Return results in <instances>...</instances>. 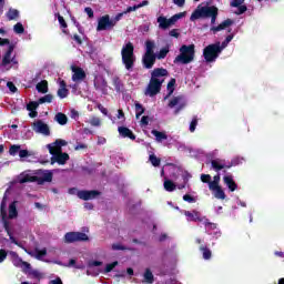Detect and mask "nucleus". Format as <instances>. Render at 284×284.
I'll return each instance as SVG.
<instances>
[{
	"label": "nucleus",
	"instance_id": "nucleus-1",
	"mask_svg": "<svg viewBox=\"0 0 284 284\" xmlns=\"http://www.w3.org/2000/svg\"><path fill=\"white\" fill-rule=\"evenodd\" d=\"M163 77H168V70L158 68L152 71L151 80L145 91L146 97H155V94L161 92V85L165 81Z\"/></svg>",
	"mask_w": 284,
	"mask_h": 284
},
{
	"label": "nucleus",
	"instance_id": "nucleus-2",
	"mask_svg": "<svg viewBox=\"0 0 284 284\" xmlns=\"http://www.w3.org/2000/svg\"><path fill=\"white\" fill-rule=\"evenodd\" d=\"M28 254L38 261H44V263H53L54 265H60L61 267H74L75 270H83V267H85L83 263H77V260L74 258L70 260L68 264H63V262L59 260H45L48 254L47 248H36L33 252H28Z\"/></svg>",
	"mask_w": 284,
	"mask_h": 284
},
{
	"label": "nucleus",
	"instance_id": "nucleus-3",
	"mask_svg": "<svg viewBox=\"0 0 284 284\" xmlns=\"http://www.w3.org/2000/svg\"><path fill=\"white\" fill-rule=\"evenodd\" d=\"M52 181V171H38L37 175H32L30 172H23L17 178V183H50Z\"/></svg>",
	"mask_w": 284,
	"mask_h": 284
},
{
	"label": "nucleus",
	"instance_id": "nucleus-4",
	"mask_svg": "<svg viewBox=\"0 0 284 284\" xmlns=\"http://www.w3.org/2000/svg\"><path fill=\"white\" fill-rule=\"evenodd\" d=\"M63 145H68V142L65 140H57L55 142L48 144V150L50 154H52V161L51 165H54V163H59V165H65V162L70 160V155L68 153L61 152V148Z\"/></svg>",
	"mask_w": 284,
	"mask_h": 284
},
{
	"label": "nucleus",
	"instance_id": "nucleus-5",
	"mask_svg": "<svg viewBox=\"0 0 284 284\" xmlns=\"http://www.w3.org/2000/svg\"><path fill=\"white\" fill-rule=\"evenodd\" d=\"M9 199H10V190H7L3 195L1 209H0L4 227H6V221H8V219H10L12 221L19 216V211L17 210L18 202L13 201V202L9 203V206H8Z\"/></svg>",
	"mask_w": 284,
	"mask_h": 284
},
{
	"label": "nucleus",
	"instance_id": "nucleus-6",
	"mask_svg": "<svg viewBox=\"0 0 284 284\" xmlns=\"http://www.w3.org/2000/svg\"><path fill=\"white\" fill-rule=\"evenodd\" d=\"M122 63L125 65L128 70H132L134 62L136 61V57L134 55V45L132 42H128L122 47L121 50Z\"/></svg>",
	"mask_w": 284,
	"mask_h": 284
},
{
	"label": "nucleus",
	"instance_id": "nucleus-7",
	"mask_svg": "<svg viewBox=\"0 0 284 284\" xmlns=\"http://www.w3.org/2000/svg\"><path fill=\"white\" fill-rule=\"evenodd\" d=\"M192 61H194V44L182 45L180 48V54L174 59V63L187 65V63H192Z\"/></svg>",
	"mask_w": 284,
	"mask_h": 284
},
{
	"label": "nucleus",
	"instance_id": "nucleus-8",
	"mask_svg": "<svg viewBox=\"0 0 284 284\" xmlns=\"http://www.w3.org/2000/svg\"><path fill=\"white\" fill-rule=\"evenodd\" d=\"M186 14H187V12L183 11V12L174 14L173 17H171L169 19L164 16L158 17V23H159L160 30H168L169 28H172V26H174L176 23V21L185 18Z\"/></svg>",
	"mask_w": 284,
	"mask_h": 284
},
{
	"label": "nucleus",
	"instance_id": "nucleus-9",
	"mask_svg": "<svg viewBox=\"0 0 284 284\" xmlns=\"http://www.w3.org/2000/svg\"><path fill=\"white\" fill-rule=\"evenodd\" d=\"M219 54H221V42L210 44L203 51L206 63H214L219 59Z\"/></svg>",
	"mask_w": 284,
	"mask_h": 284
},
{
	"label": "nucleus",
	"instance_id": "nucleus-10",
	"mask_svg": "<svg viewBox=\"0 0 284 284\" xmlns=\"http://www.w3.org/2000/svg\"><path fill=\"white\" fill-rule=\"evenodd\" d=\"M210 12H215L214 6L203 7L199 4L197 8L191 14L190 21H197V19H207L210 17Z\"/></svg>",
	"mask_w": 284,
	"mask_h": 284
},
{
	"label": "nucleus",
	"instance_id": "nucleus-11",
	"mask_svg": "<svg viewBox=\"0 0 284 284\" xmlns=\"http://www.w3.org/2000/svg\"><path fill=\"white\" fill-rule=\"evenodd\" d=\"M14 48L9 47L8 51L3 54L2 59H0V65L2 70H10L17 61H14V53H12Z\"/></svg>",
	"mask_w": 284,
	"mask_h": 284
},
{
	"label": "nucleus",
	"instance_id": "nucleus-12",
	"mask_svg": "<svg viewBox=\"0 0 284 284\" xmlns=\"http://www.w3.org/2000/svg\"><path fill=\"white\" fill-rule=\"evenodd\" d=\"M65 243H77L79 241L88 242L90 237L85 233L81 232H69L64 235Z\"/></svg>",
	"mask_w": 284,
	"mask_h": 284
},
{
	"label": "nucleus",
	"instance_id": "nucleus-13",
	"mask_svg": "<svg viewBox=\"0 0 284 284\" xmlns=\"http://www.w3.org/2000/svg\"><path fill=\"white\" fill-rule=\"evenodd\" d=\"M32 130L36 134H42V136H50V126L42 120H36L32 123Z\"/></svg>",
	"mask_w": 284,
	"mask_h": 284
},
{
	"label": "nucleus",
	"instance_id": "nucleus-14",
	"mask_svg": "<svg viewBox=\"0 0 284 284\" xmlns=\"http://www.w3.org/2000/svg\"><path fill=\"white\" fill-rule=\"evenodd\" d=\"M9 256H10L11 263L14 265V267H19L23 272H26V270H30V263L23 262V260L21 257H19V254H17V252L10 251Z\"/></svg>",
	"mask_w": 284,
	"mask_h": 284
},
{
	"label": "nucleus",
	"instance_id": "nucleus-15",
	"mask_svg": "<svg viewBox=\"0 0 284 284\" xmlns=\"http://www.w3.org/2000/svg\"><path fill=\"white\" fill-rule=\"evenodd\" d=\"M116 26V22L113 20H110V16H103L99 19L98 28L97 30L101 32V30H110V28H114Z\"/></svg>",
	"mask_w": 284,
	"mask_h": 284
},
{
	"label": "nucleus",
	"instance_id": "nucleus-16",
	"mask_svg": "<svg viewBox=\"0 0 284 284\" xmlns=\"http://www.w3.org/2000/svg\"><path fill=\"white\" fill-rule=\"evenodd\" d=\"M169 108H176L175 114H179L183 108H185V100H183V97L178 95L169 99L168 103Z\"/></svg>",
	"mask_w": 284,
	"mask_h": 284
},
{
	"label": "nucleus",
	"instance_id": "nucleus-17",
	"mask_svg": "<svg viewBox=\"0 0 284 284\" xmlns=\"http://www.w3.org/2000/svg\"><path fill=\"white\" fill-rule=\"evenodd\" d=\"M245 0H231L230 6L231 8H237L236 11H234V14L241 16L245 14L247 12V6L244 4Z\"/></svg>",
	"mask_w": 284,
	"mask_h": 284
},
{
	"label": "nucleus",
	"instance_id": "nucleus-18",
	"mask_svg": "<svg viewBox=\"0 0 284 284\" xmlns=\"http://www.w3.org/2000/svg\"><path fill=\"white\" fill-rule=\"evenodd\" d=\"M72 70V81L74 83H81V81L85 80V71L79 67H71Z\"/></svg>",
	"mask_w": 284,
	"mask_h": 284
},
{
	"label": "nucleus",
	"instance_id": "nucleus-19",
	"mask_svg": "<svg viewBox=\"0 0 284 284\" xmlns=\"http://www.w3.org/2000/svg\"><path fill=\"white\" fill-rule=\"evenodd\" d=\"M78 199L82 201H92V199H97L99 196V192L97 191H78Z\"/></svg>",
	"mask_w": 284,
	"mask_h": 284
},
{
	"label": "nucleus",
	"instance_id": "nucleus-20",
	"mask_svg": "<svg viewBox=\"0 0 284 284\" xmlns=\"http://www.w3.org/2000/svg\"><path fill=\"white\" fill-rule=\"evenodd\" d=\"M156 62V54H148L144 53L142 58V63L146 70H150L154 67V63Z\"/></svg>",
	"mask_w": 284,
	"mask_h": 284
},
{
	"label": "nucleus",
	"instance_id": "nucleus-21",
	"mask_svg": "<svg viewBox=\"0 0 284 284\" xmlns=\"http://www.w3.org/2000/svg\"><path fill=\"white\" fill-rule=\"evenodd\" d=\"M182 214H184V216H186V220L189 222H196V221H200V222H203V219L201 217V213H199L197 211H193V212H190V211H181Z\"/></svg>",
	"mask_w": 284,
	"mask_h": 284
},
{
	"label": "nucleus",
	"instance_id": "nucleus-22",
	"mask_svg": "<svg viewBox=\"0 0 284 284\" xmlns=\"http://www.w3.org/2000/svg\"><path fill=\"white\" fill-rule=\"evenodd\" d=\"M118 132H119L120 136H122L123 139H131V141H134V139H136V135H134V133H132V130H130L125 126H119Z\"/></svg>",
	"mask_w": 284,
	"mask_h": 284
},
{
	"label": "nucleus",
	"instance_id": "nucleus-23",
	"mask_svg": "<svg viewBox=\"0 0 284 284\" xmlns=\"http://www.w3.org/2000/svg\"><path fill=\"white\" fill-rule=\"evenodd\" d=\"M100 265H103V262L91 261L87 270L88 276H99V271L94 272V267H100Z\"/></svg>",
	"mask_w": 284,
	"mask_h": 284
},
{
	"label": "nucleus",
	"instance_id": "nucleus-24",
	"mask_svg": "<svg viewBox=\"0 0 284 284\" xmlns=\"http://www.w3.org/2000/svg\"><path fill=\"white\" fill-rule=\"evenodd\" d=\"M142 283L143 284H153L154 283V274L152 273V270L145 268L142 274Z\"/></svg>",
	"mask_w": 284,
	"mask_h": 284
},
{
	"label": "nucleus",
	"instance_id": "nucleus-25",
	"mask_svg": "<svg viewBox=\"0 0 284 284\" xmlns=\"http://www.w3.org/2000/svg\"><path fill=\"white\" fill-rule=\"evenodd\" d=\"M230 26H234V21L232 19H226L222 23H220L217 27H212V32H221V30H225L230 28Z\"/></svg>",
	"mask_w": 284,
	"mask_h": 284
},
{
	"label": "nucleus",
	"instance_id": "nucleus-26",
	"mask_svg": "<svg viewBox=\"0 0 284 284\" xmlns=\"http://www.w3.org/2000/svg\"><path fill=\"white\" fill-rule=\"evenodd\" d=\"M94 85H95L97 90H100L101 92H105V90L108 88V82H105V79H103V77L98 75V77H95Z\"/></svg>",
	"mask_w": 284,
	"mask_h": 284
},
{
	"label": "nucleus",
	"instance_id": "nucleus-27",
	"mask_svg": "<svg viewBox=\"0 0 284 284\" xmlns=\"http://www.w3.org/2000/svg\"><path fill=\"white\" fill-rule=\"evenodd\" d=\"M223 181L225 185L229 187L230 192H235L237 185L236 182H234V178L232 175H224Z\"/></svg>",
	"mask_w": 284,
	"mask_h": 284
},
{
	"label": "nucleus",
	"instance_id": "nucleus-28",
	"mask_svg": "<svg viewBox=\"0 0 284 284\" xmlns=\"http://www.w3.org/2000/svg\"><path fill=\"white\" fill-rule=\"evenodd\" d=\"M109 119H111L112 123L115 125H123L125 123V114L123 113V110H118L116 118H111L109 115Z\"/></svg>",
	"mask_w": 284,
	"mask_h": 284
},
{
	"label": "nucleus",
	"instance_id": "nucleus-29",
	"mask_svg": "<svg viewBox=\"0 0 284 284\" xmlns=\"http://www.w3.org/2000/svg\"><path fill=\"white\" fill-rule=\"evenodd\" d=\"M211 165L213 170H216V171H221L224 168H227V165L225 164V160H220V159L212 160Z\"/></svg>",
	"mask_w": 284,
	"mask_h": 284
},
{
	"label": "nucleus",
	"instance_id": "nucleus-30",
	"mask_svg": "<svg viewBox=\"0 0 284 284\" xmlns=\"http://www.w3.org/2000/svg\"><path fill=\"white\" fill-rule=\"evenodd\" d=\"M4 230L11 243H13L14 245H19V247H21V244H19V242H17V239H14V236L12 235V231H10V223L8 221H4Z\"/></svg>",
	"mask_w": 284,
	"mask_h": 284
},
{
	"label": "nucleus",
	"instance_id": "nucleus-31",
	"mask_svg": "<svg viewBox=\"0 0 284 284\" xmlns=\"http://www.w3.org/2000/svg\"><path fill=\"white\" fill-rule=\"evenodd\" d=\"M166 170L170 172V176L171 179H176V176H179V174H181V169L176 165H168Z\"/></svg>",
	"mask_w": 284,
	"mask_h": 284
},
{
	"label": "nucleus",
	"instance_id": "nucleus-32",
	"mask_svg": "<svg viewBox=\"0 0 284 284\" xmlns=\"http://www.w3.org/2000/svg\"><path fill=\"white\" fill-rule=\"evenodd\" d=\"M68 94H69V92H68V90H67V88H65V82H64V81H61V82H60V88H59V90H58V97H59L60 99H65V98L68 97Z\"/></svg>",
	"mask_w": 284,
	"mask_h": 284
},
{
	"label": "nucleus",
	"instance_id": "nucleus-33",
	"mask_svg": "<svg viewBox=\"0 0 284 284\" xmlns=\"http://www.w3.org/2000/svg\"><path fill=\"white\" fill-rule=\"evenodd\" d=\"M156 48V43L152 40H148L145 42V53L144 54H155L154 49Z\"/></svg>",
	"mask_w": 284,
	"mask_h": 284
},
{
	"label": "nucleus",
	"instance_id": "nucleus-34",
	"mask_svg": "<svg viewBox=\"0 0 284 284\" xmlns=\"http://www.w3.org/2000/svg\"><path fill=\"white\" fill-rule=\"evenodd\" d=\"M36 89L38 90V92H40L41 94H48V81L42 80L41 82H39L36 85Z\"/></svg>",
	"mask_w": 284,
	"mask_h": 284
},
{
	"label": "nucleus",
	"instance_id": "nucleus-35",
	"mask_svg": "<svg viewBox=\"0 0 284 284\" xmlns=\"http://www.w3.org/2000/svg\"><path fill=\"white\" fill-rule=\"evenodd\" d=\"M151 134L155 136V141H158V143H161V141H166L168 139V135L161 131L152 130Z\"/></svg>",
	"mask_w": 284,
	"mask_h": 284
},
{
	"label": "nucleus",
	"instance_id": "nucleus-36",
	"mask_svg": "<svg viewBox=\"0 0 284 284\" xmlns=\"http://www.w3.org/2000/svg\"><path fill=\"white\" fill-rule=\"evenodd\" d=\"M54 121H57L59 125H65L68 123V115L63 113H57L54 116Z\"/></svg>",
	"mask_w": 284,
	"mask_h": 284
},
{
	"label": "nucleus",
	"instance_id": "nucleus-37",
	"mask_svg": "<svg viewBox=\"0 0 284 284\" xmlns=\"http://www.w3.org/2000/svg\"><path fill=\"white\" fill-rule=\"evenodd\" d=\"M163 185H164V190L166 192H174V190H176V184H174V182H172L168 178L164 179V184Z\"/></svg>",
	"mask_w": 284,
	"mask_h": 284
},
{
	"label": "nucleus",
	"instance_id": "nucleus-38",
	"mask_svg": "<svg viewBox=\"0 0 284 284\" xmlns=\"http://www.w3.org/2000/svg\"><path fill=\"white\" fill-rule=\"evenodd\" d=\"M174 85H176V80L172 79L169 83H168V92L169 94L166 97H164V101H168V99H170V97H172L173 92H174Z\"/></svg>",
	"mask_w": 284,
	"mask_h": 284
},
{
	"label": "nucleus",
	"instance_id": "nucleus-39",
	"mask_svg": "<svg viewBox=\"0 0 284 284\" xmlns=\"http://www.w3.org/2000/svg\"><path fill=\"white\" fill-rule=\"evenodd\" d=\"M215 199H220L221 201H225V191L220 186L219 189H215L212 191Z\"/></svg>",
	"mask_w": 284,
	"mask_h": 284
},
{
	"label": "nucleus",
	"instance_id": "nucleus-40",
	"mask_svg": "<svg viewBox=\"0 0 284 284\" xmlns=\"http://www.w3.org/2000/svg\"><path fill=\"white\" fill-rule=\"evenodd\" d=\"M200 250L205 261H210V258H212V251H210V248L202 246L200 247Z\"/></svg>",
	"mask_w": 284,
	"mask_h": 284
},
{
	"label": "nucleus",
	"instance_id": "nucleus-41",
	"mask_svg": "<svg viewBox=\"0 0 284 284\" xmlns=\"http://www.w3.org/2000/svg\"><path fill=\"white\" fill-rule=\"evenodd\" d=\"M7 17H8V20H9V21H12V20L17 19V17H19V10H17V9H10V10L7 12Z\"/></svg>",
	"mask_w": 284,
	"mask_h": 284
},
{
	"label": "nucleus",
	"instance_id": "nucleus-42",
	"mask_svg": "<svg viewBox=\"0 0 284 284\" xmlns=\"http://www.w3.org/2000/svg\"><path fill=\"white\" fill-rule=\"evenodd\" d=\"M13 32H16V34H23V32H26V29L23 28V24L21 22H18L13 27Z\"/></svg>",
	"mask_w": 284,
	"mask_h": 284
},
{
	"label": "nucleus",
	"instance_id": "nucleus-43",
	"mask_svg": "<svg viewBox=\"0 0 284 284\" xmlns=\"http://www.w3.org/2000/svg\"><path fill=\"white\" fill-rule=\"evenodd\" d=\"M168 52H170V49L168 47L161 49L160 52L155 54V59H165V57H168Z\"/></svg>",
	"mask_w": 284,
	"mask_h": 284
},
{
	"label": "nucleus",
	"instance_id": "nucleus-44",
	"mask_svg": "<svg viewBox=\"0 0 284 284\" xmlns=\"http://www.w3.org/2000/svg\"><path fill=\"white\" fill-rule=\"evenodd\" d=\"M38 103L41 105L43 103H52V94H47L38 100Z\"/></svg>",
	"mask_w": 284,
	"mask_h": 284
},
{
	"label": "nucleus",
	"instance_id": "nucleus-45",
	"mask_svg": "<svg viewBox=\"0 0 284 284\" xmlns=\"http://www.w3.org/2000/svg\"><path fill=\"white\" fill-rule=\"evenodd\" d=\"M21 150V145H11V148L9 149V154L11 156H17V154H19Z\"/></svg>",
	"mask_w": 284,
	"mask_h": 284
},
{
	"label": "nucleus",
	"instance_id": "nucleus-46",
	"mask_svg": "<svg viewBox=\"0 0 284 284\" xmlns=\"http://www.w3.org/2000/svg\"><path fill=\"white\" fill-rule=\"evenodd\" d=\"M116 265H119V262H113L110 264H106L104 267V274H110V272H112V270H114V267H116Z\"/></svg>",
	"mask_w": 284,
	"mask_h": 284
},
{
	"label": "nucleus",
	"instance_id": "nucleus-47",
	"mask_svg": "<svg viewBox=\"0 0 284 284\" xmlns=\"http://www.w3.org/2000/svg\"><path fill=\"white\" fill-rule=\"evenodd\" d=\"M150 162L152 163V165H154V168H159V165H161V160L154 154L150 155Z\"/></svg>",
	"mask_w": 284,
	"mask_h": 284
},
{
	"label": "nucleus",
	"instance_id": "nucleus-48",
	"mask_svg": "<svg viewBox=\"0 0 284 284\" xmlns=\"http://www.w3.org/2000/svg\"><path fill=\"white\" fill-rule=\"evenodd\" d=\"M215 11H210L211 23H216V17H219V8L214 7Z\"/></svg>",
	"mask_w": 284,
	"mask_h": 284
},
{
	"label": "nucleus",
	"instance_id": "nucleus-49",
	"mask_svg": "<svg viewBox=\"0 0 284 284\" xmlns=\"http://www.w3.org/2000/svg\"><path fill=\"white\" fill-rule=\"evenodd\" d=\"M143 112H145V110L143 109V105L136 103L135 104V116H136V119H139V116H141V114H143Z\"/></svg>",
	"mask_w": 284,
	"mask_h": 284
},
{
	"label": "nucleus",
	"instance_id": "nucleus-50",
	"mask_svg": "<svg viewBox=\"0 0 284 284\" xmlns=\"http://www.w3.org/2000/svg\"><path fill=\"white\" fill-rule=\"evenodd\" d=\"M39 105H41V104L39 103V101H38V102H30V103L27 105V110H29V112L36 111V110L39 108Z\"/></svg>",
	"mask_w": 284,
	"mask_h": 284
},
{
	"label": "nucleus",
	"instance_id": "nucleus-51",
	"mask_svg": "<svg viewBox=\"0 0 284 284\" xmlns=\"http://www.w3.org/2000/svg\"><path fill=\"white\" fill-rule=\"evenodd\" d=\"M90 125H93L94 128H99L101 125V119L99 118H91L89 120Z\"/></svg>",
	"mask_w": 284,
	"mask_h": 284
},
{
	"label": "nucleus",
	"instance_id": "nucleus-52",
	"mask_svg": "<svg viewBox=\"0 0 284 284\" xmlns=\"http://www.w3.org/2000/svg\"><path fill=\"white\" fill-rule=\"evenodd\" d=\"M196 125H199V119L193 118L191 123H190V132H195L196 131Z\"/></svg>",
	"mask_w": 284,
	"mask_h": 284
},
{
	"label": "nucleus",
	"instance_id": "nucleus-53",
	"mask_svg": "<svg viewBox=\"0 0 284 284\" xmlns=\"http://www.w3.org/2000/svg\"><path fill=\"white\" fill-rule=\"evenodd\" d=\"M219 187H221V184H219V182H209V190H211V192H214V190H219Z\"/></svg>",
	"mask_w": 284,
	"mask_h": 284
},
{
	"label": "nucleus",
	"instance_id": "nucleus-54",
	"mask_svg": "<svg viewBox=\"0 0 284 284\" xmlns=\"http://www.w3.org/2000/svg\"><path fill=\"white\" fill-rule=\"evenodd\" d=\"M204 225L206 227V232H210V230H216V224L207 222V220H204Z\"/></svg>",
	"mask_w": 284,
	"mask_h": 284
},
{
	"label": "nucleus",
	"instance_id": "nucleus-55",
	"mask_svg": "<svg viewBox=\"0 0 284 284\" xmlns=\"http://www.w3.org/2000/svg\"><path fill=\"white\" fill-rule=\"evenodd\" d=\"M201 181H202V183H211V181H212V176L210 175V174H202L201 175Z\"/></svg>",
	"mask_w": 284,
	"mask_h": 284
},
{
	"label": "nucleus",
	"instance_id": "nucleus-56",
	"mask_svg": "<svg viewBox=\"0 0 284 284\" xmlns=\"http://www.w3.org/2000/svg\"><path fill=\"white\" fill-rule=\"evenodd\" d=\"M19 156H20V159H26V158L30 156V152L28 150H20Z\"/></svg>",
	"mask_w": 284,
	"mask_h": 284
},
{
	"label": "nucleus",
	"instance_id": "nucleus-57",
	"mask_svg": "<svg viewBox=\"0 0 284 284\" xmlns=\"http://www.w3.org/2000/svg\"><path fill=\"white\" fill-rule=\"evenodd\" d=\"M8 258V252L6 250H0V263H3Z\"/></svg>",
	"mask_w": 284,
	"mask_h": 284
},
{
	"label": "nucleus",
	"instance_id": "nucleus-58",
	"mask_svg": "<svg viewBox=\"0 0 284 284\" xmlns=\"http://www.w3.org/2000/svg\"><path fill=\"white\" fill-rule=\"evenodd\" d=\"M244 159L243 158H235L232 160V165H239L243 163Z\"/></svg>",
	"mask_w": 284,
	"mask_h": 284
},
{
	"label": "nucleus",
	"instance_id": "nucleus-59",
	"mask_svg": "<svg viewBox=\"0 0 284 284\" xmlns=\"http://www.w3.org/2000/svg\"><path fill=\"white\" fill-rule=\"evenodd\" d=\"M58 21H59L61 28H68V24L65 23V20L63 19V17L59 16Z\"/></svg>",
	"mask_w": 284,
	"mask_h": 284
},
{
	"label": "nucleus",
	"instance_id": "nucleus-60",
	"mask_svg": "<svg viewBox=\"0 0 284 284\" xmlns=\"http://www.w3.org/2000/svg\"><path fill=\"white\" fill-rule=\"evenodd\" d=\"M85 13L88 14V17H90V19H92V17H94V11H92V8L87 7L84 9Z\"/></svg>",
	"mask_w": 284,
	"mask_h": 284
},
{
	"label": "nucleus",
	"instance_id": "nucleus-61",
	"mask_svg": "<svg viewBox=\"0 0 284 284\" xmlns=\"http://www.w3.org/2000/svg\"><path fill=\"white\" fill-rule=\"evenodd\" d=\"M7 88H9L10 92H17V87L12 82H8Z\"/></svg>",
	"mask_w": 284,
	"mask_h": 284
},
{
	"label": "nucleus",
	"instance_id": "nucleus-62",
	"mask_svg": "<svg viewBox=\"0 0 284 284\" xmlns=\"http://www.w3.org/2000/svg\"><path fill=\"white\" fill-rule=\"evenodd\" d=\"M98 109L100 110V112L102 114H104L105 116H108V109H105L102 104H98Z\"/></svg>",
	"mask_w": 284,
	"mask_h": 284
},
{
	"label": "nucleus",
	"instance_id": "nucleus-63",
	"mask_svg": "<svg viewBox=\"0 0 284 284\" xmlns=\"http://www.w3.org/2000/svg\"><path fill=\"white\" fill-rule=\"evenodd\" d=\"M150 123V118L149 116H142L141 119V125H148Z\"/></svg>",
	"mask_w": 284,
	"mask_h": 284
},
{
	"label": "nucleus",
	"instance_id": "nucleus-64",
	"mask_svg": "<svg viewBox=\"0 0 284 284\" xmlns=\"http://www.w3.org/2000/svg\"><path fill=\"white\" fill-rule=\"evenodd\" d=\"M183 200L186 201L187 203H194V197L187 194L183 196Z\"/></svg>",
	"mask_w": 284,
	"mask_h": 284
}]
</instances>
